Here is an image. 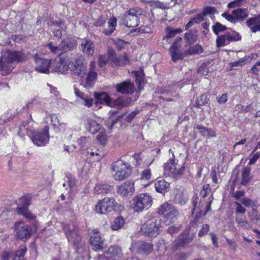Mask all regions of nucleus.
I'll use <instances>...</instances> for the list:
<instances>
[{
  "mask_svg": "<svg viewBox=\"0 0 260 260\" xmlns=\"http://www.w3.org/2000/svg\"><path fill=\"white\" fill-rule=\"evenodd\" d=\"M130 204L131 209L135 212H141L151 206L152 199L148 193H140L133 199Z\"/></svg>",
  "mask_w": 260,
  "mask_h": 260,
  "instance_id": "f03ea898",
  "label": "nucleus"
},
{
  "mask_svg": "<svg viewBox=\"0 0 260 260\" xmlns=\"http://www.w3.org/2000/svg\"><path fill=\"white\" fill-rule=\"evenodd\" d=\"M182 30L179 28H172L171 27H167L166 28V36L167 38H172L175 37L177 34L180 33Z\"/></svg>",
  "mask_w": 260,
  "mask_h": 260,
  "instance_id": "c03bdc74",
  "label": "nucleus"
},
{
  "mask_svg": "<svg viewBox=\"0 0 260 260\" xmlns=\"http://www.w3.org/2000/svg\"><path fill=\"white\" fill-rule=\"evenodd\" d=\"M144 11L139 7L130 8L122 17V23L127 27H134L138 25L139 17L143 15Z\"/></svg>",
  "mask_w": 260,
  "mask_h": 260,
  "instance_id": "20e7f679",
  "label": "nucleus"
},
{
  "mask_svg": "<svg viewBox=\"0 0 260 260\" xmlns=\"http://www.w3.org/2000/svg\"><path fill=\"white\" fill-rule=\"evenodd\" d=\"M207 103V96L206 94H202L200 99H197L196 105L198 107L205 105Z\"/></svg>",
  "mask_w": 260,
  "mask_h": 260,
  "instance_id": "5fc2aeb1",
  "label": "nucleus"
},
{
  "mask_svg": "<svg viewBox=\"0 0 260 260\" xmlns=\"http://www.w3.org/2000/svg\"><path fill=\"white\" fill-rule=\"evenodd\" d=\"M235 205L236 206V208L235 209L236 213L244 214L246 212V209L244 208L240 203L238 202H235Z\"/></svg>",
  "mask_w": 260,
  "mask_h": 260,
  "instance_id": "bf43d9fd",
  "label": "nucleus"
},
{
  "mask_svg": "<svg viewBox=\"0 0 260 260\" xmlns=\"http://www.w3.org/2000/svg\"><path fill=\"white\" fill-rule=\"evenodd\" d=\"M71 70L77 76L83 78L87 74L86 64L84 63L82 58H78L72 64Z\"/></svg>",
  "mask_w": 260,
  "mask_h": 260,
  "instance_id": "f3484780",
  "label": "nucleus"
},
{
  "mask_svg": "<svg viewBox=\"0 0 260 260\" xmlns=\"http://www.w3.org/2000/svg\"><path fill=\"white\" fill-rule=\"evenodd\" d=\"M253 153L252 152L251 154L252 156L249 161V165L254 164L256 162V161L257 160L260 156V152H256L255 153L252 154Z\"/></svg>",
  "mask_w": 260,
  "mask_h": 260,
  "instance_id": "69168bd1",
  "label": "nucleus"
},
{
  "mask_svg": "<svg viewBox=\"0 0 260 260\" xmlns=\"http://www.w3.org/2000/svg\"><path fill=\"white\" fill-rule=\"evenodd\" d=\"M107 57L106 55H100L99 56L98 65L100 67L105 66L107 62Z\"/></svg>",
  "mask_w": 260,
  "mask_h": 260,
  "instance_id": "13d9d810",
  "label": "nucleus"
},
{
  "mask_svg": "<svg viewBox=\"0 0 260 260\" xmlns=\"http://www.w3.org/2000/svg\"><path fill=\"white\" fill-rule=\"evenodd\" d=\"M96 139L102 145L105 144L107 139L105 132L102 131L97 136Z\"/></svg>",
  "mask_w": 260,
  "mask_h": 260,
  "instance_id": "4d7b16f0",
  "label": "nucleus"
},
{
  "mask_svg": "<svg viewBox=\"0 0 260 260\" xmlns=\"http://www.w3.org/2000/svg\"><path fill=\"white\" fill-rule=\"evenodd\" d=\"M136 82L139 84V89L141 90L140 86L144 82V74L142 71L136 72L135 73Z\"/></svg>",
  "mask_w": 260,
  "mask_h": 260,
  "instance_id": "de8ad7c7",
  "label": "nucleus"
},
{
  "mask_svg": "<svg viewBox=\"0 0 260 260\" xmlns=\"http://www.w3.org/2000/svg\"><path fill=\"white\" fill-rule=\"evenodd\" d=\"M185 39L187 42V43L188 45L192 44L196 42L197 40V31L195 30L193 31H189L187 32L185 34L184 36Z\"/></svg>",
  "mask_w": 260,
  "mask_h": 260,
  "instance_id": "ea45409f",
  "label": "nucleus"
},
{
  "mask_svg": "<svg viewBox=\"0 0 260 260\" xmlns=\"http://www.w3.org/2000/svg\"><path fill=\"white\" fill-rule=\"evenodd\" d=\"M74 92L76 96L80 100V102L83 105L88 108L92 106L93 103V99L92 98L76 88L74 89Z\"/></svg>",
  "mask_w": 260,
  "mask_h": 260,
  "instance_id": "393cba45",
  "label": "nucleus"
},
{
  "mask_svg": "<svg viewBox=\"0 0 260 260\" xmlns=\"http://www.w3.org/2000/svg\"><path fill=\"white\" fill-rule=\"evenodd\" d=\"M241 39V36L237 31H228L223 35L217 36L216 40V46L219 48L228 45L232 42L238 41Z\"/></svg>",
  "mask_w": 260,
  "mask_h": 260,
  "instance_id": "ddd939ff",
  "label": "nucleus"
},
{
  "mask_svg": "<svg viewBox=\"0 0 260 260\" xmlns=\"http://www.w3.org/2000/svg\"><path fill=\"white\" fill-rule=\"evenodd\" d=\"M142 234L150 237H156L159 233L160 220L152 217L143 223L141 228Z\"/></svg>",
  "mask_w": 260,
  "mask_h": 260,
  "instance_id": "0eeeda50",
  "label": "nucleus"
},
{
  "mask_svg": "<svg viewBox=\"0 0 260 260\" xmlns=\"http://www.w3.org/2000/svg\"><path fill=\"white\" fill-rule=\"evenodd\" d=\"M72 61L67 56L56 58L52 62V70L53 72L66 74L71 70Z\"/></svg>",
  "mask_w": 260,
  "mask_h": 260,
  "instance_id": "9d476101",
  "label": "nucleus"
},
{
  "mask_svg": "<svg viewBox=\"0 0 260 260\" xmlns=\"http://www.w3.org/2000/svg\"><path fill=\"white\" fill-rule=\"evenodd\" d=\"M44 120L46 123L52 125L54 128L60 129V127H63L65 126L64 123L60 122L59 116L56 114H50L46 112Z\"/></svg>",
  "mask_w": 260,
  "mask_h": 260,
  "instance_id": "aec40b11",
  "label": "nucleus"
},
{
  "mask_svg": "<svg viewBox=\"0 0 260 260\" xmlns=\"http://www.w3.org/2000/svg\"><path fill=\"white\" fill-rule=\"evenodd\" d=\"M235 220L238 226L243 229L249 230L252 228L251 224L246 219L242 217L236 216Z\"/></svg>",
  "mask_w": 260,
  "mask_h": 260,
  "instance_id": "58836bf2",
  "label": "nucleus"
},
{
  "mask_svg": "<svg viewBox=\"0 0 260 260\" xmlns=\"http://www.w3.org/2000/svg\"><path fill=\"white\" fill-rule=\"evenodd\" d=\"M211 191V188L209 184H206L203 185V188L201 191V194L203 198L207 197L208 193Z\"/></svg>",
  "mask_w": 260,
  "mask_h": 260,
  "instance_id": "680f3d73",
  "label": "nucleus"
},
{
  "mask_svg": "<svg viewBox=\"0 0 260 260\" xmlns=\"http://www.w3.org/2000/svg\"><path fill=\"white\" fill-rule=\"evenodd\" d=\"M90 243L94 250H102L104 247V240L96 231H93V235L90 238Z\"/></svg>",
  "mask_w": 260,
  "mask_h": 260,
  "instance_id": "412c9836",
  "label": "nucleus"
},
{
  "mask_svg": "<svg viewBox=\"0 0 260 260\" xmlns=\"http://www.w3.org/2000/svg\"><path fill=\"white\" fill-rule=\"evenodd\" d=\"M61 44H63V51H67L69 50L73 49L76 45L74 40H63L61 42Z\"/></svg>",
  "mask_w": 260,
  "mask_h": 260,
  "instance_id": "a18cd8bd",
  "label": "nucleus"
},
{
  "mask_svg": "<svg viewBox=\"0 0 260 260\" xmlns=\"http://www.w3.org/2000/svg\"><path fill=\"white\" fill-rule=\"evenodd\" d=\"M176 162L174 158H170L168 161L164 164V173L166 175L174 178H178L182 176L184 172L185 167L182 166L177 169Z\"/></svg>",
  "mask_w": 260,
  "mask_h": 260,
  "instance_id": "9b49d317",
  "label": "nucleus"
},
{
  "mask_svg": "<svg viewBox=\"0 0 260 260\" xmlns=\"http://www.w3.org/2000/svg\"><path fill=\"white\" fill-rule=\"evenodd\" d=\"M158 214L165 219V222L169 224L174 221L179 214L178 211L171 204L165 202L157 209Z\"/></svg>",
  "mask_w": 260,
  "mask_h": 260,
  "instance_id": "423d86ee",
  "label": "nucleus"
},
{
  "mask_svg": "<svg viewBox=\"0 0 260 260\" xmlns=\"http://www.w3.org/2000/svg\"><path fill=\"white\" fill-rule=\"evenodd\" d=\"M95 99V104H105L110 107H113L115 105V103L113 102L108 93L106 92H95L94 93Z\"/></svg>",
  "mask_w": 260,
  "mask_h": 260,
  "instance_id": "4be33fe9",
  "label": "nucleus"
},
{
  "mask_svg": "<svg viewBox=\"0 0 260 260\" xmlns=\"http://www.w3.org/2000/svg\"><path fill=\"white\" fill-rule=\"evenodd\" d=\"M82 51L87 54L91 56L93 55L94 50V46L93 43L88 39L83 40L81 44Z\"/></svg>",
  "mask_w": 260,
  "mask_h": 260,
  "instance_id": "cd10ccee",
  "label": "nucleus"
},
{
  "mask_svg": "<svg viewBox=\"0 0 260 260\" xmlns=\"http://www.w3.org/2000/svg\"><path fill=\"white\" fill-rule=\"evenodd\" d=\"M134 31H137L140 34L150 33L152 31V28L150 25H143L135 29Z\"/></svg>",
  "mask_w": 260,
  "mask_h": 260,
  "instance_id": "603ef678",
  "label": "nucleus"
},
{
  "mask_svg": "<svg viewBox=\"0 0 260 260\" xmlns=\"http://www.w3.org/2000/svg\"><path fill=\"white\" fill-rule=\"evenodd\" d=\"M27 134L30 137L32 143L38 146H43L49 142V126H45L42 129L29 130Z\"/></svg>",
  "mask_w": 260,
  "mask_h": 260,
  "instance_id": "39448f33",
  "label": "nucleus"
},
{
  "mask_svg": "<svg viewBox=\"0 0 260 260\" xmlns=\"http://www.w3.org/2000/svg\"><path fill=\"white\" fill-rule=\"evenodd\" d=\"M108 28L105 29L103 33L109 36L112 34L115 29V27L117 24V19L116 17H111L108 22Z\"/></svg>",
  "mask_w": 260,
  "mask_h": 260,
  "instance_id": "c9c22d12",
  "label": "nucleus"
},
{
  "mask_svg": "<svg viewBox=\"0 0 260 260\" xmlns=\"http://www.w3.org/2000/svg\"><path fill=\"white\" fill-rule=\"evenodd\" d=\"M250 61V58L249 57H245L243 59L238 60L237 61H234L231 63L232 67H238V66H243L245 65L247 62H249Z\"/></svg>",
  "mask_w": 260,
  "mask_h": 260,
  "instance_id": "3c124183",
  "label": "nucleus"
},
{
  "mask_svg": "<svg viewBox=\"0 0 260 260\" xmlns=\"http://www.w3.org/2000/svg\"><path fill=\"white\" fill-rule=\"evenodd\" d=\"M96 76L97 74L96 72L94 71H90L86 78L85 82L81 84H83V86L86 88H90L92 87L93 82L96 78Z\"/></svg>",
  "mask_w": 260,
  "mask_h": 260,
  "instance_id": "473e14b6",
  "label": "nucleus"
},
{
  "mask_svg": "<svg viewBox=\"0 0 260 260\" xmlns=\"http://www.w3.org/2000/svg\"><path fill=\"white\" fill-rule=\"evenodd\" d=\"M175 202L180 205H184L187 201L186 198L181 193H177L175 197Z\"/></svg>",
  "mask_w": 260,
  "mask_h": 260,
  "instance_id": "864d4df0",
  "label": "nucleus"
},
{
  "mask_svg": "<svg viewBox=\"0 0 260 260\" xmlns=\"http://www.w3.org/2000/svg\"><path fill=\"white\" fill-rule=\"evenodd\" d=\"M125 223L124 218L118 216L115 218L111 224V228L113 231H118L122 229Z\"/></svg>",
  "mask_w": 260,
  "mask_h": 260,
  "instance_id": "2f4dec72",
  "label": "nucleus"
},
{
  "mask_svg": "<svg viewBox=\"0 0 260 260\" xmlns=\"http://www.w3.org/2000/svg\"><path fill=\"white\" fill-rule=\"evenodd\" d=\"M248 216L252 222H256L260 219V214L255 209H252V211L248 213Z\"/></svg>",
  "mask_w": 260,
  "mask_h": 260,
  "instance_id": "09e8293b",
  "label": "nucleus"
},
{
  "mask_svg": "<svg viewBox=\"0 0 260 260\" xmlns=\"http://www.w3.org/2000/svg\"><path fill=\"white\" fill-rule=\"evenodd\" d=\"M156 191L160 193L164 194L169 191L170 183L164 179L156 181L154 183Z\"/></svg>",
  "mask_w": 260,
  "mask_h": 260,
  "instance_id": "bb28decb",
  "label": "nucleus"
},
{
  "mask_svg": "<svg viewBox=\"0 0 260 260\" xmlns=\"http://www.w3.org/2000/svg\"><path fill=\"white\" fill-rule=\"evenodd\" d=\"M251 169L249 167L246 166L243 168L242 170V180L241 184L246 185L251 179L250 175Z\"/></svg>",
  "mask_w": 260,
  "mask_h": 260,
  "instance_id": "72a5a7b5",
  "label": "nucleus"
},
{
  "mask_svg": "<svg viewBox=\"0 0 260 260\" xmlns=\"http://www.w3.org/2000/svg\"><path fill=\"white\" fill-rule=\"evenodd\" d=\"M209 70L206 64H203L198 70V73L202 75H207Z\"/></svg>",
  "mask_w": 260,
  "mask_h": 260,
  "instance_id": "e2e57ef3",
  "label": "nucleus"
},
{
  "mask_svg": "<svg viewBox=\"0 0 260 260\" xmlns=\"http://www.w3.org/2000/svg\"><path fill=\"white\" fill-rule=\"evenodd\" d=\"M63 44L60 43L58 46L53 44L52 42H50L47 45L50 52L54 54L60 55L63 52Z\"/></svg>",
  "mask_w": 260,
  "mask_h": 260,
  "instance_id": "f704fd0d",
  "label": "nucleus"
},
{
  "mask_svg": "<svg viewBox=\"0 0 260 260\" xmlns=\"http://www.w3.org/2000/svg\"><path fill=\"white\" fill-rule=\"evenodd\" d=\"M117 66H124L129 62L127 56L124 54L123 56H119L114 60Z\"/></svg>",
  "mask_w": 260,
  "mask_h": 260,
  "instance_id": "37998d69",
  "label": "nucleus"
},
{
  "mask_svg": "<svg viewBox=\"0 0 260 260\" xmlns=\"http://www.w3.org/2000/svg\"><path fill=\"white\" fill-rule=\"evenodd\" d=\"M227 29L226 27L223 25L219 22H216L215 24L212 26V30L215 34L218 35L220 32H222Z\"/></svg>",
  "mask_w": 260,
  "mask_h": 260,
  "instance_id": "49530a36",
  "label": "nucleus"
},
{
  "mask_svg": "<svg viewBox=\"0 0 260 260\" xmlns=\"http://www.w3.org/2000/svg\"><path fill=\"white\" fill-rule=\"evenodd\" d=\"M209 228L210 226L208 224H204L202 225L201 229L198 233V236L201 237L207 235L209 230Z\"/></svg>",
  "mask_w": 260,
  "mask_h": 260,
  "instance_id": "6e6d98bb",
  "label": "nucleus"
},
{
  "mask_svg": "<svg viewBox=\"0 0 260 260\" xmlns=\"http://www.w3.org/2000/svg\"><path fill=\"white\" fill-rule=\"evenodd\" d=\"M117 205L114 198H104L96 204L95 211L100 214H107L114 210Z\"/></svg>",
  "mask_w": 260,
  "mask_h": 260,
  "instance_id": "1a4fd4ad",
  "label": "nucleus"
},
{
  "mask_svg": "<svg viewBox=\"0 0 260 260\" xmlns=\"http://www.w3.org/2000/svg\"><path fill=\"white\" fill-rule=\"evenodd\" d=\"M232 14L235 16L237 22L245 19L249 14L247 9L237 8L232 11Z\"/></svg>",
  "mask_w": 260,
  "mask_h": 260,
  "instance_id": "c756f323",
  "label": "nucleus"
},
{
  "mask_svg": "<svg viewBox=\"0 0 260 260\" xmlns=\"http://www.w3.org/2000/svg\"><path fill=\"white\" fill-rule=\"evenodd\" d=\"M153 244L142 241H134L132 243L129 250L134 252L142 255H147L153 251Z\"/></svg>",
  "mask_w": 260,
  "mask_h": 260,
  "instance_id": "f8f14e48",
  "label": "nucleus"
},
{
  "mask_svg": "<svg viewBox=\"0 0 260 260\" xmlns=\"http://www.w3.org/2000/svg\"><path fill=\"white\" fill-rule=\"evenodd\" d=\"M116 91L119 93L124 94L132 93L135 87L134 84L129 81H123L115 85Z\"/></svg>",
  "mask_w": 260,
  "mask_h": 260,
  "instance_id": "b1692460",
  "label": "nucleus"
},
{
  "mask_svg": "<svg viewBox=\"0 0 260 260\" xmlns=\"http://www.w3.org/2000/svg\"><path fill=\"white\" fill-rule=\"evenodd\" d=\"M204 16L205 15L203 13L202 14L197 15L195 17L190 20L185 25L186 29H188L193 24L201 22L203 20Z\"/></svg>",
  "mask_w": 260,
  "mask_h": 260,
  "instance_id": "79ce46f5",
  "label": "nucleus"
},
{
  "mask_svg": "<svg viewBox=\"0 0 260 260\" xmlns=\"http://www.w3.org/2000/svg\"><path fill=\"white\" fill-rule=\"evenodd\" d=\"M179 227L174 225L170 226L167 230L168 233L171 235L172 236H173L175 234L177 233L178 232H179Z\"/></svg>",
  "mask_w": 260,
  "mask_h": 260,
  "instance_id": "338daca9",
  "label": "nucleus"
},
{
  "mask_svg": "<svg viewBox=\"0 0 260 260\" xmlns=\"http://www.w3.org/2000/svg\"><path fill=\"white\" fill-rule=\"evenodd\" d=\"M221 16L230 22L233 23H237L235 17L233 14L231 15L226 13H223L222 14Z\"/></svg>",
  "mask_w": 260,
  "mask_h": 260,
  "instance_id": "052dcab7",
  "label": "nucleus"
},
{
  "mask_svg": "<svg viewBox=\"0 0 260 260\" xmlns=\"http://www.w3.org/2000/svg\"><path fill=\"white\" fill-rule=\"evenodd\" d=\"M196 128L200 130V134L204 137H215V132L211 129L206 128L202 125L198 124Z\"/></svg>",
  "mask_w": 260,
  "mask_h": 260,
  "instance_id": "e433bc0d",
  "label": "nucleus"
},
{
  "mask_svg": "<svg viewBox=\"0 0 260 260\" xmlns=\"http://www.w3.org/2000/svg\"><path fill=\"white\" fill-rule=\"evenodd\" d=\"M86 129L91 134H95L101 130V126L92 119H87L85 123Z\"/></svg>",
  "mask_w": 260,
  "mask_h": 260,
  "instance_id": "c85d7f7f",
  "label": "nucleus"
},
{
  "mask_svg": "<svg viewBox=\"0 0 260 260\" xmlns=\"http://www.w3.org/2000/svg\"><path fill=\"white\" fill-rule=\"evenodd\" d=\"M35 61V70L36 71L44 74H48L49 72V68L52 66L51 60L39 57L37 55L34 56Z\"/></svg>",
  "mask_w": 260,
  "mask_h": 260,
  "instance_id": "2eb2a0df",
  "label": "nucleus"
},
{
  "mask_svg": "<svg viewBox=\"0 0 260 260\" xmlns=\"http://www.w3.org/2000/svg\"><path fill=\"white\" fill-rule=\"evenodd\" d=\"M141 180H145L150 181L151 179V172L150 169H146L144 170L141 174Z\"/></svg>",
  "mask_w": 260,
  "mask_h": 260,
  "instance_id": "8fccbe9b",
  "label": "nucleus"
},
{
  "mask_svg": "<svg viewBox=\"0 0 260 260\" xmlns=\"http://www.w3.org/2000/svg\"><path fill=\"white\" fill-rule=\"evenodd\" d=\"M121 248L118 245H113L109 247L103 254L98 256V260H125Z\"/></svg>",
  "mask_w": 260,
  "mask_h": 260,
  "instance_id": "6e6552de",
  "label": "nucleus"
},
{
  "mask_svg": "<svg viewBox=\"0 0 260 260\" xmlns=\"http://www.w3.org/2000/svg\"><path fill=\"white\" fill-rule=\"evenodd\" d=\"M135 191L134 183L126 181L119 185L117 188V192L122 197L131 196Z\"/></svg>",
  "mask_w": 260,
  "mask_h": 260,
  "instance_id": "a211bd4d",
  "label": "nucleus"
},
{
  "mask_svg": "<svg viewBox=\"0 0 260 260\" xmlns=\"http://www.w3.org/2000/svg\"><path fill=\"white\" fill-rule=\"evenodd\" d=\"M246 25L250 28L252 32L260 31V21L257 17L248 19L246 21Z\"/></svg>",
  "mask_w": 260,
  "mask_h": 260,
  "instance_id": "7c9ffc66",
  "label": "nucleus"
},
{
  "mask_svg": "<svg viewBox=\"0 0 260 260\" xmlns=\"http://www.w3.org/2000/svg\"><path fill=\"white\" fill-rule=\"evenodd\" d=\"M62 226L69 242L74 245H77L80 240L77 229L72 224L66 223H62Z\"/></svg>",
  "mask_w": 260,
  "mask_h": 260,
  "instance_id": "4468645a",
  "label": "nucleus"
},
{
  "mask_svg": "<svg viewBox=\"0 0 260 260\" xmlns=\"http://www.w3.org/2000/svg\"><path fill=\"white\" fill-rule=\"evenodd\" d=\"M26 58V55L21 51L3 52L0 57V74L3 76L10 74L13 69V62L24 61Z\"/></svg>",
  "mask_w": 260,
  "mask_h": 260,
  "instance_id": "f257e3e1",
  "label": "nucleus"
},
{
  "mask_svg": "<svg viewBox=\"0 0 260 260\" xmlns=\"http://www.w3.org/2000/svg\"><path fill=\"white\" fill-rule=\"evenodd\" d=\"M20 201L23 205L18 208V213L23 215L24 217L28 219H33L35 218V216L32 213L28 210V206L30 204V201L25 197L21 198Z\"/></svg>",
  "mask_w": 260,
  "mask_h": 260,
  "instance_id": "5701e85b",
  "label": "nucleus"
},
{
  "mask_svg": "<svg viewBox=\"0 0 260 260\" xmlns=\"http://www.w3.org/2000/svg\"><path fill=\"white\" fill-rule=\"evenodd\" d=\"M27 250L26 247L25 246H21L20 248L16 252L15 255L23 258L26 251Z\"/></svg>",
  "mask_w": 260,
  "mask_h": 260,
  "instance_id": "0e129e2a",
  "label": "nucleus"
},
{
  "mask_svg": "<svg viewBox=\"0 0 260 260\" xmlns=\"http://www.w3.org/2000/svg\"><path fill=\"white\" fill-rule=\"evenodd\" d=\"M241 204H242L244 206L249 207L252 206L253 202L252 201L248 198H245L242 199L241 200Z\"/></svg>",
  "mask_w": 260,
  "mask_h": 260,
  "instance_id": "774afa93",
  "label": "nucleus"
},
{
  "mask_svg": "<svg viewBox=\"0 0 260 260\" xmlns=\"http://www.w3.org/2000/svg\"><path fill=\"white\" fill-rule=\"evenodd\" d=\"M110 190V186L107 184H97L94 187V191L98 194H105Z\"/></svg>",
  "mask_w": 260,
  "mask_h": 260,
  "instance_id": "a19ab883",
  "label": "nucleus"
},
{
  "mask_svg": "<svg viewBox=\"0 0 260 260\" xmlns=\"http://www.w3.org/2000/svg\"><path fill=\"white\" fill-rule=\"evenodd\" d=\"M192 236L186 235V233L182 234L174 242V246L175 248L183 247L189 244L193 239Z\"/></svg>",
  "mask_w": 260,
  "mask_h": 260,
  "instance_id": "a878e982",
  "label": "nucleus"
},
{
  "mask_svg": "<svg viewBox=\"0 0 260 260\" xmlns=\"http://www.w3.org/2000/svg\"><path fill=\"white\" fill-rule=\"evenodd\" d=\"M181 41L182 38H176L172 46L170 49V53L171 54L172 60L174 62L178 59H182L184 57V55L182 53H181L179 50Z\"/></svg>",
  "mask_w": 260,
  "mask_h": 260,
  "instance_id": "6ab92c4d",
  "label": "nucleus"
},
{
  "mask_svg": "<svg viewBox=\"0 0 260 260\" xmlns=\"http://www.w3.org/2000/svg\"><path fill=\"white\" fill-rule=\"evenodd\" d=\"M203 51V47L199 44H196L195 45L190 47L186 50L184 53L186 55H193L201 53Z\"/></svg>",
  "mask_w": 260,
  "mask_h": 260,
  "instance_id": "4c0bfd02",
  "label": "nucleus"
},
{
  "mask_svg": "<svg viewBox=\"0 0 260 260\" xmlns=\"http://www.w3.org/2000/svg\"><path fill=\"white\" fill-rule=\"evenodd\" d=\"M15 230L18 238L23 241L30 237L31 229L27 225H24L21 222H18L15 224Z\"/></svg>",
  "mask_w": 260,
  "mask_h": 260,
  "instance_id": "dca6fc26",
  "label": "nucleus"
},
{
  "mask_svg": "<svg viewBox=\"0 0 260 260\" xmlns=\"http://www.w3.org/2000/svg\"><path fill=\"white\" fill-rule=\"evenodd\" d=\"M112 175L116 181H122L129 177L131 173L129 164L122 160H118L112 165Z\"/></svg>",
  "mask_w": 260,
  "mask_h": 260,
  "instance_id": "7ed1b4c3",
  "label": "nucleus"
}]
</instances>
